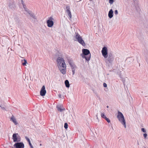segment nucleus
<instances>
[{
  "instance_id": "obj_1",
  "label": "nucleus",
  "mask_w": 148,
  "mask_h": 148,
  "mask_svg": "<svg viewBox=\"0 0 148 148\" xmlns=\"http://www.w3.org/2000/svg\"><path fill=\"white\" fill-rule=\"evenodd\" d=\"M57 66L60 72L63 74H65L66 72V65L64 59L60 57H58L56 60Z\"/></svg>"
},
{
  "instance_id": "obj_2",
  "label": "nucleus",
  "mask_w": 148,
  "mask_h": 148,
  "mask_svg": "<svg viewBox=\"0 0 148 148\" xmlns=\"http://www.w3.org/2000/svg\"><path fill=\"white\" fill-rule=\"evenodd\" d=\"M82 52L81 54L82 57L83 58H85L87 61H89L91 57V54L89 51L88 49H82Z\"/></svg>"
},
{
  "instance_id": "obj_3",
  "label": "nucleus",
  "mask_w": 148,
  "mask_h": 148,
  "mask_svg": "<svg viewBox=\"0 0 148 148\" xmlns=\"http://www.w3.org/2000/svg\"><path fill=\"white\" fill-rule=\"evenodd\" d=\"M117 117L119 121L124 125V127L126 128V125L125 121L122 113L121 112L118 111V114L117 116Z\"/></svg>"
},
{
  "instance_id": "obj_4",
  "label": "nucleus",
  "mask_w": 148,
  "mask_h": 148,
  "mask_svg": "<svg viewBox=\"0 0 148 148\" xmlns=\"http://www.w3.org/2000/svg\"><path fill=\"white\" fill-rule=\"evenodd\" d=\"M75 38L78 42L82 46H85V45L86 44L84 40L79 34L77 33L75 36Z\"/></svg>"
},
{
  "instance_id": "obj_5",
  "label": "nucleus",
  "mask_w": 148,
  "mask_h": 148,
  "mask_svg": "<svg viewBox=\"0 0 148 148\" xmlns=\"http://www.w3.org/2000/svg\"><path fill=\"white\" fill-rule=\"evenodd\" d=\"M54 19L52 16H50L48 18V19L47 21V26L49 27H52L53 25L54 22L53 21Z\"/></svg>"
},
{
  "instance_id": "obj_6",
  "label": "nucleus",
  "mask_w": 148,
  "mask_h": 148,
  "mask_svg": "<svg viewBox=\"0 0 148 148\" xmlns=\"http://www.w3.org/2000/svg\"><path fill=\"white\" fill-rule=\"evenodd\" d=\"M102 55L103 57L106 58L108 57V50L107 48L106 47H104L103 48L101 51Z\"/></svg>"
},
{
  "instance_id": "obj_7",
  "label": "nucleus",
  "mask_w": 148,
  "mask_h": 148,
  "mask_svg": "<svg viewBox=\"0 0 148 148\" xmlns=\"http://www.w3.org/2000/svg\"><path fill=\"white\" fill-rule=\"evenodd\" d=\"M12 139L14 142H19L20 141V136L18 133H14L13 134Z\"/></svg>"
},
{
  "instance_id": "obj_8",
  "label": "nucleus",
  "mask_w": 148,
  "mask_h": 148,
  "mask_svg": "<svg viewBox=\"0 0 148 148\" xmlns=\"http://www.w3.org/2000/svg\"><path fill=\"white\" fill-rule=\"evenodd\" d=\"M23 6L25 9V11L27 12L34 19H36V17L34 14L32 13L30 11H29L28 9L26 8V7L25 5L23 4Z\"/></svg>"
},
{
  "instance_id": "obj_9",
  "label": "nucleus",
  "mask_w": 148,
  "mask_h": 148,
  "mask_svg": "<svg viewBox=\"0 0 148 148\" xmlns=\"http://www.w3.org/2000/svg\"><path fill=\"white\" fill-rule=\"evenodd\" d=\"M69 64L73 72V75H74L75 73V69L76 68V66L72 62L70 61L69 62Z\"/></svg>"
},
{
  "instance_id": "obj_10",
  "label": "nucleus",
  "mask_w": 148,
  "mask_h": 148,
  "mask_svg": "<svg viewBox=\"0 0 148 148\" xmlns=\"http://www.w3.org/2000/svg\"><path fill=\"white\" fill-rule=\"evenodd\" d=\"M70 7L69 5H67L66 6V12L67 14L69 16L70 18L71 19L72 18V14L70 10Z\"/></svg>"
},
{
  "instance_id": "obj_11",
  "label": "nucleus",
  "mask_w": 148,
  "mask_h": 148,
  "mask_svg": "<svg viewBox=\"0 0 148 148\" xmlns=\"http://www.w3.org/2000/svg\"><path fill=\"white\" fill-rule=\"evenodd\" d=\"M46 91L45 89V87L44 86H43L42 87L40 92V94L41 96H44L45 95Z\"/></svg>"
},
{
  "instance_id": "obj_12",
  "label": "nucleus",
  "mask_w": 148,
  "mask_h": 148,
  "mask_svg": "<svg viewBox=\"0 0 148 148\" xmlns=\"http://www.w3.org/2000/svg\"><path fill=\"white\" fill-rule=\"evenodd\" d=\"M14 146L16 148H24V145L22 143H16Z\"/></svg>"
},
{
  "instance_id": "obj_13",
  "label": "nucleus",
  "mask_w": 148,
  "mask_h": 148,
  "mask_svg": "<svg viewBox=\"0 0 148 148\" xmlns=\"http://www.w3.org/2000/svg\"><path fill=\"white\" fill-rule=\"evenodd\" d=\"M114 60L113 56L112 53L109 54L108 60H107L109 63H111Z\"/></svg>"
},
{
  "instance_id": "obj_14",
  "label": "nucleus",
  "mask_w": 148,
  "mask_h": 148,
  "mask_svg": "<svg viewBox=\"0 0 148 148\" xmlns=\"http://www.w3.org/2000/svg\"><path fill=\"white\" fill-rule=\"evenodd\" d=\"M57 108L58 110L60 112H62L65 110V109L61 105H57Z\"/></svg>"
},
{
  "instance_id": "obj_15",
  "label": "nucleus",
  "mask_w": 148,
  "mask_h": 148,
  "mask_svg": "<svg viewBox=\"0 0 148 148\" xmlns=\"http://www.w3.org/2000/svg\"><path fill=\"white\" fill-rule=\"evenodd\" d=\"M108 16L109 18H111L113 16V11L112 9H111L109 12Z\"/></svg>"
},
{
  "instance_id": "obj_16",
  "label": "nucleus",
  "mask_w": 148,
  "mask_h": 148,
  "mask_svg": "<svg viewBox=\"0 0 148 148\" xmlns=\"http://www.w3.org/2000/svg\"><path fill=\"white\" fill-rule=\"evenodd\" d=\"M10 120L12 121L15 125L17 124L18 123L17 122L16 119L13 116L11 117L10 118Z\"/></svg>"
},
{
  "instance_id": "obj_17",
  "label": "nucleus",
  "mask_w": 148,
  "mask_h": 148,
  "mask_svg": "<svg viewBox=\"0 0 148 148\" xmlns=\"http://www.w3.org/2000/svg\"><path fill=\"white\" fill-rule=\"evenodd\" d=\"M25 138L29 143V144L30 147L31 148H33V147L30 142V141L29 138L27 136H25Z\"/></svg>"
},
{
  "instance_id": "obj_18",
  "label": "nucleus",
  "mask_w": 148,
  "mask_h": 148,
  "mask_svg": "<svg viewBox=\"0 0 148 148\" xmlns=\"http://www.w3.org/2000/svg\"><path fill=\"white\" fill-rule=\"evenodd\" d=\"M65 84L67 88H69L70 86L69 84V81L67 80H66L65 81Z\"/></svg>"
},
{
  "instance_id": "obj_19",
  "label": "nucleus",
  "mask_w": 148,
  "mask_h": 148,
  "mask_svg": "<svg viewBox=\"0 0 148 148\" xmlns=\"http://www.w3.org/2000/svg\"><path fill=\"white\" fill-rule=\"evenodd\" d=\"M101 117L104 119H105V118L106 117L104 113H101Z\"/></svg>"
},
{
  "instance_id": "obj_20",
  "label": "nucleus",
  "mask_w": 148,
  "mask_h": 148,
  "mask_svg": "<svg viewBox=\"0 0 148 148\" xmlns=\"http://www.w3.org/2000/svg\"><path fill=\"white\" fill-rule=\"evenodd\" d=\"M23 60L24 61V62L23 63V64H22L23 65V66L26 65V64L27 63V60H25V59H24L23 60H22V61Z\"/></svg>"
},
{
  "instance_id": "obj_21",
  "label": "nucleus",
  "mask_w": 148,
  "mask_h": 148,
  "mask_svg": "<svg viewBox=\"0 0 148 148\" xmlns=\"http://www.w3.org/2000/svg\"><path fill=\"white\" fill-rule=\"evenodd\" d=\"M116 0H109V2L110 4H112Z\"/></svg>"
},
{
  "instance_id": "obj_22",
  "label": "nucleus",
  "mask_w": 148,
  "mask_h": 148,
  "mask_svg": "<svg viewBox=\"0 0 148 148\" xmlns=\"http://www.w3.org/2000/svg\"><path fill=\"white\" fill-rule=\"evenodd\" d=\"M14 19L16 20V21L17 22H19L20 21V20L19 19V18L17 17H14Z\"/></svg>"
},
{
  "instance_id": "obj_23",
  "label": "nucleus",
  "mask_w": 148,
  "mask_h": 148,
  "mask_svg": "<svg viewBox=\"0 0 148 148\" xmlns=\"http://www.w3.org/2000/svg\"><path fill=\"white\" fill-rule=\"evenodd\" d=\"M14 5L13 4H10L9 5V7L11 9H12L13 8H14Z\"/></svg>"
},
{
  "instance_id": "obj_24",
  "label": "nucleus",
  "mask_w": 148,
  "mask_h": 148,
  "mask_svg": "<svg viewBox=\"0 0 148 148\" xmlns=\"http://www.w3.org/2000/svg\"><path fill=\"white\" fill-rule=\"evenodd\" d=\"M105 119L107 121L108 123H109L110 122V120L108 118L106 117L105 118Z\"/></svg>"
},
{
  "instance_id": "obj_25",
  "label": "nucleus",
  "mask_w": 148,
  "mask_h": 148,
  "mask_svg": "<svg viewBox=\"0 0 148 148\" xmlns=\"http://www.w3.org/2000/svg\"><path fill=\"white\" fill-rule=\"evenodd\" d=\"M64 127L65 129H67L68 128V124L66 123H65L64 125Z\"/></svg>"
},
{
  "instance_id": "obj_26",
  "label": "nucleus",
  "mask_w": 148,
  "mask_h": 148,
  "mask_svg": "<svg viewBox=\"0 0 148 148\" xmlns=\"http://www.w3.org/2000/svg\"><path fill=\"white\" fill-rule=\"evenodd\" d=\"M141 131L144 133H145L146 132V130L143 128H142Z\"/></svg>"
},
{
  "instance_id": "obj_27",
  "label": "nucleus",
  "mask_w": 148,
  "mask_h": 148,
  "mask_svg": "<svg viewBox=\"0 0 148 148\" xmlns=\"http://www.w3.org/2000/svg\"><path fill=\"white\" fill-rule=\"evenodd\" d=\"M147 136V134L146 133L143 134V136L145 138H146Z\"/></svg>"
},
{
  "instance_id": "obj_28",
  "label": "nucleus",
  "mask_w": 148,
  "mask_h": 148,
  "mask_svg": "<svg viewBox=\"0 0 148 148\" xmlns=\"http://www.w3.org/2000/svg\"><path fill=\"white\" fill-rule=\"evenodd\" d=\"M103 86L104 87H106L107 86V85L106 83H103Z\"/></svg>"
},
{
  "instance_id": "obj_29",
  "label": "nucleus",
  "mask_w": 148,
  "mask_h": 148,
  "mask_svg": "<svg viewBox=\"0 0 148 148\" xmlns=\"http://www.w3.org/2000/svg\"><path fill=\"white\" fill-rule=\"evenodd\" d=\"M118 12L117 10H115L114 11V14H115L117 15L118 14Z\"/></svg>"
},
{
  "instance_id": "obj_30",
  "label": "nucleus",
  "mask_w": 148,
  "mask_h": 148,
  "mask_svg": "<svg viewBox=\"0 0 148 148\" xmlns=\"http://www.w3.org/2000/svg\"><path fill=\"white\" fill-rule=\"evenodd\" d=\"M1 108L3 110H5V108H4V107H1Z\"/></svg>"
},
{
  "instance_id": "obj_31",
  "label": "nucleus",
  "mask_w": 148,
  "mask_h": 148,
  "mask_svg": "<svg viewBox=\"0 0 148 148\" xmlns=\"http://www.w3.org/2000/svg\"><path fill=\"white\" fill-rule=\"evenodd\" d=\"M59 97H60V98H61V94H60L59 95Z\"/></svg>"
},
{
  "instance_id": "obj_32",
  "label": "nucleus",
  "mask_w": 148,
  "mask_h": 148,
  "mask_svg": "<svg viewBox=\"0 0 148 148\" xmlns=\"http://www.w3.org/2000/svg\"><path fill=\"white\" fill-rule=\"evenodd\" d=\"M107 108H108L109 107V106H106Z\"/></svg>"
},
{
  "instance_id": "obj_33",
  "label": "nucleus",
  "mask_w": 148,
  "mask_h": 148,
  "mask_svg": "<svg viewBox=\"0 0 148 148\" xmlns=\"http://www.w3.org/2000/svg\"><path fill=\"white\" fill-rule=\"evenodd\" d=\"M40 146H41L42 145L41 144H40Z\"/></svg>"
},
{
  "instance_id": "obj_34",
  "label": "nucleus",
  "mask_w": 148,
  "mask_h": 148,
  "mask_svg": "<svg viewBox=\"0 0 148 148\" xmlns=\"http://www.w3.org/2000/svg\"><path fill=\"white\" fill-rule=\"evenodd\" d=\"M90 1H92V0H90Z\"/></svg>"
},
{
  "instance_id": "obj_35",
  "label": "nucleus",
  "mask_w": 148,
  "mask_h": 148,
  "mask_svg": "<svg viewBox=\"0 0 148 148\" xmlns=\"http://www.w3.org/2000/svg\"><path fill=\"white\" fill-rule=\"evenodd\" d=\"M0 107H1V106H0Z\"/></svg>"
}]
</instances>
